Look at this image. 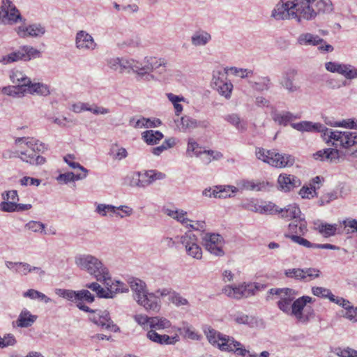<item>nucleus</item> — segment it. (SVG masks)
Segmentation results:
<instances>
[{
  "mask_svg": "<svg viewBox=\"0 0 357 357\" xmlns=\"http://www.w3.org/2000/svg\"><path fill=\"white\" fill-rule=\"evenodd\" d=\"M271 116L273 120L278 123L279 125L286 126L287 124L296 119L297 117L294 116L290 112L283 111L281 112H278L277 111H273L271 112Z\"/></svg>",
  "mask_w": 357,
  "mask_h": 357,
  "instance_id": "obj_36",
  "label": "nucleus"
},
{
  "mask_svg": "<svg viewBox=\"0 0 357 357\" xmlns=\"http://www.w3.org/2000/svg\"><path fill=\"white\" fill-rule=\"evenodd\" d=\"M301 235H294L289 234H284V236L287 238H290L293 242L298 243L301 245H303L305 248H313L314 243L310 242L308 240L302 238Z\"/></svg>",
  "mask_w": 357,
  "mask_h": 357,
  "instance_id": "obj_60",
  "label": "nucleus"
},
{
  "mask_svg": "<svg viewBox=\"0 0 357 357\" xmlns=\"http://www.w3.org/2000/svg\"><path fill=\"white\" fill-rule=\"evenodd\" d=\"M335 354L340 357H357V351L351 348L335 349Z\"/></svg>",
  "mask_w": 357,
  "mask_h": 357,
  "instance_id": "obj_64",
  "label": "nucleus"
},
{
  "mask_svg": "<svg viewBox=\"0 0 357 357\" xmlns=\"http://www.w3.org/2000/svg\"><path fill=\"white\" fill-rule=\"evenodd\" d=\"M202 245L211 254L222 257L225 255L222 249L224 245L223 238L218 234L206 233L202 238Z\"/></svg>",
  "mask_w": 357,
  "mask_h": 357,
  "instance_id": "obj_13",
  "label": "nucleus"
},
{
  "mask_svg": "<svg viewBox=\"0 0 357 357\" xmlns=\"http://www.w3.org/2000/svg\"><path fill=\"white\" fill-rule=\"evenodd\" d=\"M165 213L176 220L185 227L188 228V222H192L193 221L187 218V211L182 209H167Z\"/></svg>",
  "mask_w": 357,
  "mask_h": 357,
  "instance_id": "obj_35",
  "label": "nucleus"
},
{
  "mask_svg": "<svg viewBox=\"0 0 357 357\" xmlns=\"http://www.w3.org/2000/svg\"><path fill=\"white\" fill-rule=\"evenodd\" d=\"M298 74V70L293 68H287L282 73L279 84L289 93L301 91V86L296 82Z\"/></svg>",
  "mask_w": 357,
  "mask_h": 357,
  "instance_id": "obj_14",
  "label": "nucleus"
},
{
  "mask_svg": "<svg viewBox=\"0 0 357 357\" xmlns=\"http://www.w3.org/2000/svg\"><path fill=\"white\" fill-rule=\"evenodd\" d=\"M75 45L77 49L84 50H93L97 47L92 36L83 30L76 33Z\"/></svg>",
  "mask_w": 357,
  "mask_h": 357,
  "instance_id": "obj_21",
  "label": "nucleus"
},
{
  "mask_svg": "<svg viewBox=\"0 0 357 357\" xmlns=\"http://www.w3.org/2000/svg\"><path fill=\"white\" fill-rule=\"evenodd\" d=\"M320 271L314 268H294L285 270L284 275L287 278L307 282L317 278L320 276Z\"/></svg>",
  "mask_w": 357,
  "mask_h": 357,
  "instance_id": "obj_15",
  "label": "nucleus"
},
{
  "mask_svg": "<svg viewBox=\"0 0 357 357\" xmlns=\"http://www.w3.org/2000/svg\"><path fill=\"white\" fill-rule=\"evenodd\" d=\"M86 176H86V174H75L73 172H67L64 174H60L56 177V181L60 183L67 184L69 182L84 179Z\"/></svg>",
  "mask_w": 357,
  "mask_h": 357,
  "instance_id": "obj_46",
  "label": "nucleus"
},
{
  "mask_svg": "<svg viewBox=\"0 0 357 357\" xmlns=\"http://www.w3.org/2000/svg\"><path fill=\"white\" fill-rule=\"evenodd\" d=\"M274 150H266L263 148H257L255 151L256 157L271 165V160H273Z\"/></svg>",
  "mask_w": 357,
  "mask_h": 357,
  "instance_id": "obj_53",
  "label": "nucleus"
},
{
  "mask_svg": "<svg viewBox=\"0 0 357 357\" xmlns=\"http://www.w3.org/2000/svg\"><path fill=\"white\" fill-rule=\"evenodd\" d=\"M82 107L81 108V109H86V111L91 112L93 114H96V115H99V114L105 115L110 112V110L108 108H106V107H104L102 106H98L95 104H93V105L86 104V105H83Z\"/></svg>",
  "mask_w": 357,
  "mask_h": 357,
  "instance_id": "obj_55",
  "label": "nucleus"
},
{
  "mask_svg": "<svg viewBox=\"0 0 357 357\" xmlns=\"http://www.w3.org/2000/svg\"><path fill=\"white\" fill-rule=\"evenodd\" d=\"M74 261L81 271L93 276L96 281H104L107 284L109 272L100 259L91 254H77L75 256Z\"/></svg>",
  "mask_w": 357,
  "mask_h": 357,
  "instance_id": "obj_2",
  "label": "nucleus"
},
{
  "mask_svg": "<svg viewBox=\"0 0 357 357\" xmlns=\"http://www.w3.org/2000/svg\"><path fill=\"white\" fill-rule=\"evenodd\" d=\"M309 185H303L299 191V195L303 199H310L317 195V187L312 184H309Z\"/></svg>",
  "mask_w": 357,
  "mask_h": 357,
  "instance_id": "obj_57",
  "label": "nucleus"
},
{
  "mask_svg": "<svg viewBox=\"0 0 357 357\" xmlns=\"http://www.w3.org/2000/svg\"><path fill=\"white\" fill-rule=\"evenodd\" d=\"M279 188L287 192L293 190L294 188L301 185V181L296 176L281 174L278 178Z\"/></svg>",
  "mask_w": 357,
  "mask_h": 357,
  "instance_id": "obj_22",
  "label": "nucleus"
},
{
  "mask_svg": "<svg viewBox=\"0 0 357 357\" xmlns=\"http://www.w3.org/2000/svg\"><path fill=\"white\" fill-rule=\"evenodd\" d=\"M325 68L328 72L340 74L347 79L357 78V68L349 63L328 61L325 63Z\"/></svg>",
  "mask_w": 357,
  "mask_h": 357,
  "instance_id": "obj_16",
  "label": "nucleus"
},
{
  "mask_svg": "<svg viewBox=\"0 0 357 357\" xmlns=\"http://www.w3.org/2000/svg\"><path fill=\"white\" fill-rule=\"evenodd\" d=\"M225 119L241 132H245L247 130L246 121L242 120L237 114L227 115Z\"/></svg>",
  "mask_w": 357,
  "mask_h": 357,
  "instance_id": "obj_41",
  "label": "nucleus"
},
{
  "mask_svg": "<svg viewBox=\"0 0 357 357\" xmlns=\"http://www.w3.org/2000/svg\"><path fill=\"white\" fill-rule=\"evenodd\" d=\"M233 289L234 299H241L252 296V290L248 289L246 283L238 286H233Z\"/></svg>",
  "mask_w": 357,
  "mask_h": 357,
  "instance_id": "obj_50",
  "label": "nucleus"
},
{
  "mask_svg": "<svg viewBox=\"0 0 357 357\" xmlns=\"http://www.w3.org/2000/svg\"><path fill=\"white\" fill-rule=\"evenodd\" d=\"M176 238L185 247L188 255L196 259H202V250L198 245V238L191 231H186L181 236H176Z\"/></svg>",
  "mask_w": 357,
  "mask_h": 357,
  "instance_id": "obj_10",
  "label": "nucleus"
},
{
  "mask_svg": "<svg viewBox=\"0 0 357 357\" xmlns=\"http://www.w3.org/2000/svg\"><path fill=\"white\" fill-rule=\"evenodd\" d=\"M10 81L16 84L22 86H26L30 83V78L28 77L22 71L13 69L10 70L9 75Z\"/></svg>",
  "mask_w": 357,
  "mask_h": 357,
  "instance_id": "obj_39",
  "label": "nucleus"
},
{
  "mask_svg": "<svg viewBox=\"0 0 357 357\" xmlns=\"http://www.w3.org/2000/svg\"><path fill=\"white\" fill-rule=\"evenodd\" d=\"M117 210L122 211L127 216H130L132 213V209L129 206H120L119 207H116L113 205L104 204H98L97 205L96 212L102 216H106L107 213H109L115 214L116 216L123 218L124 216L119 212H117Z\"/></svg>",
  "mask_w": 357,
  "mask_h": 357,
  "instance_id": "obj_23",
  "label": "nucleus"
},
{
  "mask_svg": "<svg viewBox=\"0 0 357 357\" xmlns=\"http://www.w3.org/2000/svg\"><path fill=\"white\" fill-rule=\"evenodd\" d=\"M250 86L257 91H268L270 89L272 83L269 77H261L259 79L258 82H248Z\"/></svg>",
  "mask_w": 357,
  "mask_h": 357,
  "instance_id": "obj_43",
  "label": "nucleus"
},
{
  "mask_svg": "<svg viewBox=\"0 0 357 357\" xmlns=\"http://www.w3.org/2000/svg\"><path fill=\"white\" fill-rule=\"evenodd\" d=\"M206 337L210 343L217 345L222 351L231 349L229 345L234 342V337L222 335L214 329H209L206 333Z\"/></svg>",
  "mask_w": 357,
  "mask_h": 357,
  "instance_id": "obj_17",
  "label": "nucleus"
},
{
  "mask_svg": "<svg viewBox=\"0 0 357 357\" xmlns=\"http://www.w3.org/2000/svg\"><path fill=\"white\" fill-rule=\"evenodd\" d=\"M296 43L301 46H317L325 43V40L318 35L305 32L301 33L298 36Z\"/></svg>",
  "mask_w": 357,
  "mask_h": 357,
  "instance_id": "obj_26",
  "label": "nucleus"
},
{
  "mask_svg": "<svg viewBox=\"0 0 357 357\" xmlns=\"http://www.w3.org/2000/svg\"><path fill=\"white\" fill-rule=\"evenodd\" d=\"M142 138L148 144L153 145L163 138V134L158 130H149L142 133Z\"/></svg>",
  "mask_w": 357,
  "mask_h": 357,
  "instance_id": "obj_44",
  "label": "nucleus"
},
{
  "mask_svg": "<svg viewBox=\"0 0 357 357\" xmlns=\"http://www.w3.org/2000/svg\"><path fill=\"white\" fill-rule=\"evenodd\" d=\"M301 0H280L271 10V17L277 21L294 20L301 23Z\"/></svg>",
  "mask_w": 357,
  "mask_h": 357,
  "instance_id": "obj_5",
  "label": "nucleus"
},
{
  "mask_svg": "<svg viewBox=\"0 0 357 357\" xmlns=\"http://www.w3.org/2000/svg\"><path fill=\"white\" fill-rule=\"evenodd\" d=\"M169 300L176 307L189 305L188 301L183 297L179 293L173 291L169 297Z\"/></svg>",
  "mask_w": 357,
  "mask_h": 357,
  "instance_id": "obj_58",
  "label": "nucleus"
},
{
  "mask_svg": "<svg viewBox=\"0 0 357 357\" xmlns=\"http://www.w3.org/2000/svg\"><path fill=\"white\" fill-rule=\"evenodd\" d=\"M176 144V139L171 137L165 139L162 145L152 148L151 152L155 155H160L164 151L173 147Z\"/></svg>",
  "mask_w": 357,
  "mask_h": 357,
  "instance_id": "obj_54",
  "label": "nucleus"
},
{
  "mask_svg": "<svg viewBox=\"0 0 357 357\" xmlns=\"http://www.w3.org/2000/svg\"><path fill=\"white\" fill-rule=\"evenodd\" d=\"M314 301V299L308 296H303L294 301L291 304V310L289 315L294 316L296 320L302 324H307L314 317V310L311 307H305L307 303Z\"/></svg>",
  "mask_w": 357,
  "mask_h": 357,
  "instance_id": "obj_8",
  "label": "nucleus"
},
{
  "mask_svg": "<svg viewBox=\"0 0 357 357\" xmlns=\"http://www.w3.org/2000/svg\"><path fill=\"white\" fill-rule=\"evenodd\" d=\"M26 93L36 94L39 96H46L50 94V90L46 84L40 82H32L30 79V83L26 84Z\"/></svg>",
  "mask_w": 357,
  "mask_h": 357,
  "instance_id": "obj_33",
  "label": "nucleus"
},
{
  "mask_svg": "<svg viewBox=\"0 0 357 357\" xmlns=\"http://www.w3.org/2000/svg\"><path fill=\"white\" fill-rule=\"evenodd\" d=\"M173 333L174 335H160L155 330H150L148 331L146 336L151 341L161 345H174L180 340V337L177 333Z\"/></svg>",
  "mask_w": 357,
  "mask_h": 357,
  "instance_id": "obj_20",
  "label": "nucleus"
},
{
  "mask_svg": "<svg viewBox=\"0 0 357 357\" xmlns=\"http://www.w3.org/2000/svg\"><path fill=\"white\" fill-rule=\"evenodd\" d=\"M89 312L91 313L89 319L97 326H100L102 329L111 332L116 333L119 331V327L116 324H114L108 311L92 310V311Z\"/></svg>",
  "mask_w": 357,
  "mask_h": 357,
  "instance_id": "obj_12",
  "label": "nucleus"
},
{
  "mask_svg": "<svg viewBox=\"0 0 357 357\" xmlns=\"http://www.w3.org/2000/svg\"><path fill=\"white\" fill-rule=\"evenodd\" d=\"M231 349H225L227 351H232L238 356L245 357L248 355V357H269L270 353L267 351H264L259 354L255 353H250L248 350L245 349L241 342L236 341L229 345Z\"/></svg>",
  "mask_w": 357,
  "mask_h": 357,
  "instance_id": "obj_27",
  "label": "nucleus"
},
{
  "mask_svg": "<svg viewBox=\"0 0 357 357\" xmlns=\"http://www.w3.org/2000/svg\"><path fill=\"white\" fill-rule=\"evenodd\" d=\"M138 305L144 307L146 311L158 312L160 310V304L158 297L153 293H146L142 298L136 301Z\"/></svg>",
  "mask_w": 357,
  "mask_h": 357,
  "instance_id": "obj_24",
  "label": "nucleus"
},
{
  "mask_svg": "<svg viewBox=\"0 0 357 357\" xmlns=\"http://www.w3.org/2000/svg\"><path fill=\"white\" fill-rule=\"evenodd\" d=\"M275 211L281 214L282 218H287L288 220H295L301 216V211L298 205L296 204H289L284 208L280 210L276 208Z\"/></svg>",
  "mask_w": 357,
  "mask_h": 357,
  "instance_id": "obj_32",
  "label": "nucleus"
},
{
  "mask_svg": "<svg viewBox=\"0 0 357 357\" xmlns=\"http://www.w3.org/2000/svg\"><path fill=\"white\" fill-rule=\"evenodd\" d=\"M133 181L130 183L132 186L145 188L153 184L156 181L163 180L166 174L155 169L145 171L144 173L135 172L132 176Z\"/></svg>",
  "mask_w": 357,
  "mask_h": 357,
  "instance_id": "obj_9",
  "label": "nucleus"
},
{
  "mask_svg": "<svg viewBox=\"0 0 357 357\" xmlns=\"http://www.w3.org/2000/svg\"><path fill=\"white\" fill-rule=\"evenodd\" d=\"M128 70H132L140 79L151 81L155 79L151 73L153 70L162 68L160 73L165 72L166 61L164 59H158L153 56H146L142 61L135 59H128Z\"/></svg>",
  "mask_w": 357,
  "mask_h": 357,
  "instance_id": "obj_3",
  "label": "nucleus"
},
{
  "mask_svg": "<svg viewBox=\"0 0 357 357\" xmlns=\"http://www.w3.org/2000/svg\"><path fill=\"white\" fill-rule=\"evenodd\" d=\"M0 8L2 10V22L5 24H15L17 22L25 24L20 10L10 0H1Z\"/></svg>",
  "mask_w": 357,
  "mask_h": 357,
  "instance_id": "obj_11",
  "label": "nucleus"
},
{
  "mask_svg": "<svg viewBox=\"0 0 357 357\" xmlns=\"http://www.w3.org/2000/svg\"><path fill=\"white\" fill-rule=\"evenodd\" d=\"M24 297H29L31 299H40L43 301L45 303L52 301V299L45 295L43 293L40 292L35 289H29L24 293Z\"/></svg>",
  "mask_w": 357,
  "mask_h": 357,
  "instance_id": "obj_56",
  "label": "nucleus"
},
{
  "mask_svg": "<svg viewBox=\"0 0 357 357\" xmlns=\"http://www.w3.org/2000/svg\"><path fill=\"white\" fill-rule=\"evenodd\" d=\"M15 31L20 38H39L43 36L46 31L45 26L38 23H34L29 26H19L15 28Z\"/></svg>",
  "mask_w": 357,
  "mask_h": 357,
  "instance_id": "obj_18",
  "label": "nucleus"
},
{
  "mask_svg": "<svg viewBox=\"0 0 357 357\" xmlns=\"http://www.w3.org/2000/svg\"><path fill=\"white\" fill-rule=\"evenodd\" d=\"M217 89L221 96L229 99L231 97L233 89V84L231 82L219 81L216 84Z\"/></svg>",
  "mask_w": 357,
  "mask_h": 357,
  "instance_id": "obj_51",
  "label": "nucleus"
},
{
  "mask_svg": "<svg viewBox=\"0 0 357 357\" xmlns=\"http://www.w3.org/2000/svg\"><path fill=\"white\" fill-rule=\"evenodd\" d=\"M15 144L23 148L24 144L28 149L18 151V157L24 162L31 165H43L46 160L41 155H36V153L44 151L47 149L45 144L40 142L38 139L30 137H18L15 139Z\"/></svg>",
  "mask_w": 357,
  "mask_h": 357,
  "instance_id": "obj_4",
  "label": "nucleus"
},
{
  "mask_svg": "<svg viewBox=\"0 0 357 357\" xmlns=\"http://www.w3.org/2000/svg\"><path fill=\"white\" fill-rule=\"evenodd\" d=\"M303 21L314 20L318 14L330 13L333 10L331 0H301Z\"/></svg>",
  "mask_w": 357,
  "mask_h": 357,
  "instance_id": "obj_6",
  "label": "nucleus"
},
{
  "mask_svg": "<svg viewBox=\"0 0 357 357\" xmlns=\"http://www.w3.org/2000/svg\"><path fill=\"white\" fill-rule=\"evenodd\" d=\"M109 155L114 160H121L128 157L127 150L119 144H112L110 146Z\"/></svg>",
  "mask_w": 357,
  "mask_h": 357,
  "instance_id": "obj_40",
  "label": "nucleus"
},
{
  "mask_svg": "<svg viewBox=\"0 0 357 357\" xmlns=\"http://www.w3.org/2000/svg\"><path fill=\"white\" fill-rule=\"evenodd\" d=\"M273 160H271V165L277 168L291 167L295 162V158L289 154L279 153L275 150L273 154Z\"/></svg>",
  "mask_w": 357,
  "mask_h": 357,
  "instance_id": "obj_25",
  "label": "nucleus"
},
{
  "mask_svg": "<svg viewBox=\"0 0 357 357\" xmlns=\"http://www.w3.org/2000/svg\"><path fill=\"white\" fill-rule=\"evenodd\" d=\"M181 128L183 130H190L197 128V120L189 116H184L181 119Z\"/></svg>",
  "mask_w": 357,
  "mask_h": 357,
  "instance_id": "obj_59",
  "label": "nucleus"
},
{
  "mask_svg": "<svg viewBox=\"0 0 357 357\" xmlns=\"http://www.w3.org/2000/svg\"><path fill=\"white\" fill-rule=\"evenodd\" d=\"M295 298V294L287 295L280 298V300L278 302V308L284 313L289 315L291 310L292 301Z\"/></svg>",
  "mask_w": 357,
  "mask_h": 357,
  "instance_id": "obj_48",
  "label": "nucleus"
},
{
  "mask_svg": "<svg viewBox=\"0 0 357 357\" xmlns=\"http://www.w3.org/2000/svg\"><path fill=\"white\" fill-rule=\"evenodd\" d=\"M334 146L335 147V149L329 148L317 151L313 154V158L320 161L338 162L340 159L344 158V152L337 149V146ZM338 147L340 146H338Z\"/></svg>",
  "mask_w": 357,
  "mask_h": 357,
  "instance_id": "obj_19",
  "label": "nucleus"
},
{
  "mask_svg": "<svg viewBox=\"0 0 357 357\" xmlns=\"http://www.w3.org/2000/svg\"><path fill=\"white\" fill-rule=\"evenodd\" d=\"M26 228L33 232H40L47 234V233L45 231V225L39 221H29L25 225Z\"/></svg>",
  "mask_w": 357,
  "mask_h": 357,
  "instance_id": "obj_61",
  "label": "nucleus"
},
{
  "mask_svg": "<svg viewBox=\"0 0 357 357\" xmlns=\"http://www.w3.org/2000/svg\"><path fill=\"white\" fill-rule=\"evenodd\" d=\"M337 229L336 224L321 222L316 228L317 230L324 237L333 236L335 234Z\"/></svg>",
  "mask_w": 357,
  "mask_h": 357,
  "instance_id": "obj_47",
  "label": "nucleus"
},
{
  "mask_svg": "<svg viewBox=\"0 0 357 357\" xmlns=\"http://www.w3.org/2000/svg\"><path fill=\"white\" fill-rule=\"evenodd\" d=\"M174 332L177 333L178 332H180V333L183 335L185 337L192 340H197L199 337L193 327L187 323H183L182 327L180 328L174 327Z\"/></svg>",
  "mask_w": 357,
  "mask_h": 357,
  "instance_id": "obj_49",
  "label": "nucleus"
},
{
  "mask_svg": "<svg viewBox=\"0 0 357 357\" xmlns=\"http://www.w3.org/2000/svg\"><path fill=\"white\" fill-rule=\"evenodd\" d=\"M128 59L119 57H113L107 59V66L112 70L119 71L121 73L127 72Z\"/></svg>",
  "mask_w": 357,
  "mask_h": 357,
  "instance_id": "obj_34",
  "label": "nucleus"
},
{
  "mask_svg": "<svg viewBox=\"0 0 357 357\" xmlns=\"http://www.w3.org/2000/svg\"><path fill=\"white\" fill-rule=\"evenodd\" d=\"M174 327L169 320L164 317H153L151 318V330H165L172 328L174 332Z\"/></svg>",
  "mask_w": 357,
  "mask_h": 357,
  "instance_id": "obj_38",
  "label": "nucleus"
},
{
  "mask_svg": "<svg viewBox=\"0 0 357 357\" xmlns=\"http://www.w3.org/2000/svg\"><path fill=\"white\" fill-rule=\"evenodd\" d=\"M237 192V188L234 186H216L213 190V195L215 198H227L230 197L232 194Z\"/></svg>",
  "mask_w": 357,
  "mask_h": 357,
  "instance_id": "obj_42",
  "label": "nucleus"
},
{
  "mask_svg": "<svg viewBox=\"0 0 357 357\" xmlns=\"http://www.w3.org/2000/svg\"><path fill=\"white\" fill-rule=\"evenodd\" d=\"M107 284L104 281H97L85 284V287L96 293L98 298H111L116 293L127 292L128 288L123 287V284L120 281H116L114 284L109 274V279L107 281Z\"/></svg>",
  "mask_w": 357,
  "mask_h": 357,
  "instance_id": "obj_7",
  "label": "nucleus"
},
{
  "mask_svg": "<svg viewBox=\"0 0 357 357\" xmlns=\"http://www.w3.org/2000/svg\"><path fill=\"white\" fill-rule=\"evenodd\" d=\"M77 307L86 312L92 311L90 307L84 304V302L87 303H92L95 301V296L87 289H82L77 291Z\"/></svg>",
  "mask_w": 357,
  "mask_h": 357,
  "instance_id": "obj_29",
  "label": "nucleus"
},
{
  "mask_svg": "<svg viewBox=\"0 0 357 357\" xmlns=\"http://www.w3.org/2000/svg\"><path fill=\"white\" fill-rule=\"evenodd\" d=\"M21 48L22 54H24V61H30L31 59L40 57V52L31 46L24 45L21 47Z\"/></svg>",
  "mask_w": 357,
  "mask_h": 357,
  "instance_id": "obj_52",
  "label": "nucleus"
},
{
  "mask_svg": "<svg viewBox=\"0 0 357 357\" xmlns=\"http://www.w3.org/2000/svg\"><path fill=\"white\" fill-rule=\"evenodd\" d=\"M312 293L313 294V295L318 297L329 298L332 292L330 289L325 287H313L312 288Z\"/></svg>",
  "mask_w": 357,
  "mask_h": 357,
  "instance_id": "obj_63",
  "label": "nucleus"
},
{
  "mask_svg": "<svg viewBox=\"0 0 357 357\" xmlns=\"http://www.w3.org/2000/svg\"><path fill=\"white\" fill-rule=\"evenodd\" d=\"M128 284L133 291V298L135 301L139 298H142V296L148 293L146 283L139 278H130Z\"/></svg>",
  "mask_w": 357,
  "mask_h": 357,
  "instance_id": "obj_28",
  "label": "nucleus"
},
{
  "mask_svg": "<svg viewBox=\"0 0 357 357\" xmlns=\"http://www.w3.org/2000/svg\"><path fill=\"white\" fill-rule=\"evenodd\" d=\"M307 222L304 216L293 220L288 225V234L294 235H305L307 231Z\"/></svg>",
  "mask_w": 357,
  "mask_h": 357,
  "instance_id": "obj_30",
  "label": "nucleus"
},
{
  "mask_svg": "<svg viewBox=\"0 0 357 357\" xmlns=\"http://www.w3.org/2000/svg\"><path fill=\"white\" fill-rule=\"evenodd\" d=\"M291 126L300 132H321L323 139L326 143L333 141L332 146L336 147L340 146V148H348L357 143L356 132L333 130L320 123L303 121L298 123H292Z\"/></svg>",
  "mask_w": 357,
  "mask_h": 357,
  "instance_id": "obj_1",
  "label": "nucleus"
},
{
  "mask_svg": "<svg viewBox=\"0 0 357 357\" xmlns=\"http://www.w3.org/2000/svg\"><path fill=\"white\" fill-rule=\"evenodd\" d=\"M2 92L10 96L15 98H21L24 96L26 93V87L20 85H13L5 86L2 89Z\"/></svg>",
  "mask_w": 357,
  "mask_h": 357,
  "instance_id": "obj_45",
  "label": "nucleus"
},
{
  "mask_svg": "<svg viewBox=\"0 0 357 357\" xmlns=\"http://www.w3.org/2000/svg\"><path fill=\"white\" fill-rule=\"evenodd\" d=\"M36 315L31 314L27 310H23L16 321V325L21 328L29 327L36 321Z\"/></svg>",
  "mask_w": 357,
  "mask_h": 357,
  "instance_id": "obj_37",
  "label": "nucleus"
},
{
  "mask_svg": "<svg viewBox=\"0 0 357 357\" xmlns=\"http://www.w3.org/2000/svg\"><path fill=\"white\" fill-rule=\"evenodd\" d=\"M211 35L203 29L194 32L191 36V43L195 47L206 46L211 40Z\"/></svg>",
  "mask_w": 357,
  "mask_h": 357,
  "instance_id": "obj_31",
  "label": "nucleus"
},
{
  "mask_svg": "<svg viewBox=\"0 0 357 357\" xmlns=\"http://www.w3.org/2000/svg\"><path fill=\"white\" fill-rule=\"evenodd\" d=\"M259 183H255L252 180H241L238 183V185L242 190H259L260 188L259 187Z\"/></svg>",
  "mask_w": 357,
  "mask_h": 357,
  "instance_id": "obj_62",
  "label": "nucleus"
}]
</instances>
